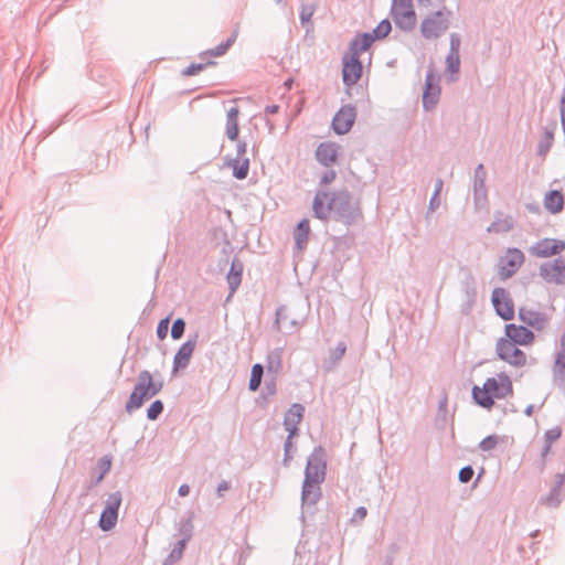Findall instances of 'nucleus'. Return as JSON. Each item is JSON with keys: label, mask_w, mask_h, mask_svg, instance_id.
<instances>
[{"label": "nucleus", "mask_w": 565, "mask_h": 565, "mask_svg": "<svg viewBox=\"0 0 565 565\" xmlns=\"http://www.w3.org/2000/svg\"><path fill=\"white\" fill-rule=\"evenodd\" d=\"M513 387L510 377L505 373L495 377H488L482 387H472V398L479 406L490 409L494 405V398H504L512 394Z\"/></svg>", "instance_id": "f257e3e1"}, {"label": "nucleus", "mask_w": 565, "mask_h": 565, "mask_svg": "<svg viewBox=\"0 0 565 565\" xmlns=\"http://www.w3.org/2000/svg\"><path fill=\"white\" fill-rule=\"evenodd\" d=\"M162 388V380H154L152 374L147 370L139 372L137 383L126 402V412L132 413L134 411L139 409L146 401L159 394Z\"/></svg>", "instance_id": "f03ea898"}, {"label": "nucleus", "mask_w": 565, "mask_h": 565, "mask_svg": "<svg viewBox=\"0 0 565 565\" xmlns=\"http://www.w3.org/2000/svg\"><path fill=\"white\" fill-rule=\"evenodd\" d=\"M331 213L335 220L352 225L361 217L360 203L348 190H339L331 194Z\"/></svg>", "instance_id": "7ed1b4c3"}, {"label": "nucleus", "mask_w": 565, "mask_h": 565, "mask_svg": "<svg viewBox=\"0 0 565 565\" xmlns=\"http://www.w3.org/2000/svg\"><path fill=\"white\" fill-rule=\"evenodd\" d=\"M451 14L445 6L428 14L420 23L422 36L426 40L440 38L449 29Z\"/></svg>", "instance_id": "20e7f679"}, {"label": "nucleus", "mask_w": 565, "mask_h": 565, "mask_svg": "<svg viewBox=\"0 0 565 565\" xmlns=\"http://www.w3.org/2000/svg\"><path fill=\"white\" fill-rule=\"evenodd\" d=\"M391 15L395 25L402 31L411 32L416 26V13L412 0H393Z\"/></svg>", "instance_id": "39448f33"}, {"label": "nucleus", "mask_w": 565, "mask_h": 565, "mask_svg": "<svg viewBox=\"0 0 565 565\" xmlns=\"http://www.w3.org/2000/svg\"><path fill=\"white\" fill-rule=\"evenodd\" d=\"M327 472V454L322 446L313 448L312 452L308 457L305 479L323 482Z\"/></svg>", "instance_id": "423d86ee"}, {"label": "nucleus", "mask_w": 565, "mask_h": 565, "mask_svg": "<svg viewBox=\"0 0 565 565\" xmlns=\"http://www.w3.org/2000/svg\"><path fill=\"white\" fill-rule=\"evenodd\" d=\"M518 345L519 344H515L505 338H500L495 344L498 358L512 366H524L526 364L527 356L518 348Z\"/></svg>", "instance_id": "0eeeda50"}, {"label": "nucleus", "mask_w": 565, "mask_h": 565, "mask_svg": "<svg viewBox=\"0 0 565 565\" xmlns=\"http://www.w3.org/2000/svg\"><path fill=\"white\" fill-rule=\"evenodd\" d=\"M121 501L122 495L120 491H115L108 495L98 521V526L102 531L107 532L115 527Z\"/></svg>", "instance_id": "6e6552de"}, {"label": "nucleus", "mask_w": 565, "mask_h": 565, "mask_svg": "<svg viewBox=\"0 0 565 565\" xmlns=\"http://www.w3.org/2000/svg\"><path fill=\"white\" fill-rule=\"evenodd\" d=\"M525 260L524 254L519 248H509L507 254L499 259L498 274L502 280L511 278Z\"/></svg>", "instance_id": "1a4fd4ad"}, {"label": "nucleus", "mask_w": 565, "mask_h": 565, "mask_svg": "<svg viewBox=\"0 0 565 565\" xmlns=\"http://www.w3.org/2000/svg\"><path fill=\"white\" fill-rule=\"evenodd\" d=\"M491 302L495 313L505 321L514 318V303L510 294L502 287L492 290Z\"/></svg>", "instance_id": "9d476101"}, {"label": "nucleus", "mask_w": 565, "mask_h": 565, "mask_svg": "<svg viewBox=\"0 0 565 565\" xmlns=\"http://www.w3.org/2000/svg\"><path fill=\"white\" fill-rule=\"evenodd\" d=\"M440 98L439 77L429 68L426 73L425 85L423 90V108L431 111L438 104Z\"/></svg>", "instance_id": "9b49d317"}, {"label": "nucleus", "mask_w": 565, "mask_h": 565, "mask_svg": "<svg viewBox=\"0 0 565 565\" xmlns=\"http://www.w3.org/2000/svg\"><path fill=\"white\" fill-rule=\"evenodd\" d=\"M540 276L548 284H565V260L556 258L540 266Z\"/></svg>", "instance_id": "f8f14e48"}, {"label": "nucleus", "mask_w": 565, "mask_h": 565, "mask_svg": "<svg viewBox=\"0 0 565 565\" xmlns=\"http://www.w3.org/2000/svg\"><path fill=\"white\" fill-rule=\"evenodd\" d=\"M362 70L363 66L356 53H350L349 57L344 56L342 67L343 84L348 87L355 85L361 78Z\"/></svg>", "instance_id": "ddd939ff"}, {"label": "nucleus", "mask_w": 565, "mask_h": 565, "mask_svg": "<svg viewBox=\"0 0 565 565\" xmlns=\"http://www.w3.org/2000/svg\"><path fill=\"white\" fill-rule=\"evenodd\" d=\"M356 113L352 105L342 106L332 119V129L337 135L349 132L355 121Z\"/></svg>", "instance_id": "4468645a"}, {"label": "nucleus", "mask_w": 565, "mask_h": 565, "mask_svg": "<svg viewBox=\"0 0 565 565\" xmlns=\"http://www.w3.org/2000/svg\"><path fill=\"white\" fill-rule=\"evenodd\" d=\"M460 288L465 296V301L461 305V313L469 315L477 301V284L473 275L469 270L466 271L460 282Z\"/></svg>", "instance_id": "2eb2a0df"}, {"label": "nucleus", "mask_w": 565, "mask_h": 565, "mask_svg": "<svg viewBox=\"0 0 565 565\" xmlns=\"http://www.w3.org/2000/svg\"><path fill=\"white\" fill-rule=\"evenodd\" d=\"M565 249V242L555 238H543L536 242L530 253L537 257H551L561 254Z\"/></svg>", "instance_id": "dca6fc26"}, {"label": "nucleus", "mask_w": 565, "mask_h": 565, "mask_svg": "<svg viewBox=\"0 0 565 565\" xmlns=\"http://www.w3.org/2000/svg\"><path fill=\"white\" fill-rule=\"evenodd\" d=\"M518 318L525 327H531L536 331H542L548 322V317L544 312L526 307L519 308Z\"/></svg>", "instance_id": "f3484780"}, {"label": "nucleus", "mask_w": 565, "mask_h": 565, "mask_svg": "<svg viewBox=\"0 0 565 565\" xmlns=\"http://www.w3.org/2000/svg\"><path fill=\"white\" fill-rule=\"evenodd\" d=\"M305 413V406L299 403H294L284 416V427L289 433V438H294L298 435L300 424Z\"/></svg>", "instance_id": "a211bd4d"}, {"label": "nucleus", "mask_w": 565, "mask_h": 565, "mask_svg": "<svg viewBox=\"0 0 565 565\" xmlns=\"http://www.w3.org/2000/svg\"><path fill=\"white\" fill-rule=\"evenodd\" d=\"M505 339L519 345H527L534 341V333L525 326L509 323L504 328Z\"/></svg>", "instance_id": "6ab92c4d"}, {"label": "nucleus", "mask_w": 565, "mask_h": 565, "mask_svg": "<svg viewBox=\"0 0 565 565\" xmlns=\"http://www.w3.org/2000/svg\"><path fill=\"white\" fill-rule=\"evenodd\" d=\"M323 482L303 479L302 488H301L302 508L309 509L317 504V502L321 498V484Z\"/></svg>", "instance_id": "aec40b11"}, {"label": "nucleus", "mask_w": 565, "mask_h": 565, "mask_svg": "<svg viewBox=\"0 0 565 565\" xmlns=\"http://www.w3.org/2000/svg\"><path fill=\"white\" fill-rule=\"evenodd\" d=\"M196 347V339H189L185 341L177 351L174 358H173V366L172 372L177 373L179 370H183L188 367L191 358L193 355V352Z\"/></svg>", "instance_id": "412c9836"}, {"label": "nucleus", "mask_w": 565, "mask_h": 565, "mask_svg": "<svg viewBox=\"0 0 565 565\" xmlns=\"http://www.w3.org/2000/svg\"><path fill=\"white\" fill-rule=\"evenodd\" d=\"M565 483V472H557L554 477V484L548 493L540 499V503L550 508H556L563 500L562 489Z\"/></svg>", "instance_id": "4be33fe9"}, {"label": "nucleus", "mask_w": 565, "mask_h": 565, "mask_svg": "<svg viewBox=\"0 0 565 565\" xmlns=\"http://www.w3.org/2000/svg\"><path fill=\"white\" fill-rule=\"evenodd\" d=\"M312 210L315 217L326 221L331 214V195L327 191H317L313 202Z\"/></svg>", "instance_id": "5701e85b"}, {"label": "nucleus", "mask_w": 565, "mask_h": 565, "mask_svg": "<svg viewBox=\"0 0 565 565\" xmlns=\"http://www.w3.org/2000/svg\"><path fill=\"white\" fill-rule=\"evenodd\" d=\"M487 172L482 163H479L475 169L473 175V200L476 205H481L487 200V188H486Z\"/></svg>", "instance_id": "b1692460"}, {"label": "nucleus", "mask_w": 565, "mask_h": 565, "mask_svg": "<svg viewBox=\"0 0 565 565\" xmlns=\"http://www.w3.org/2000/svg\"><path fill=\"white\" fill-rule=\"evenodd\" d=\"M339 146L334 142H321L316 150V158L323 167H330L337 161Z\"/></svg>", "instance_id": "393cba45"}, {"label": "nucleus", "mask_w": 565, "mask_h": 565, "mask_svg": "<svg viewBox=\"0 0 565 565\" xmlns=\"http://www.w3.org/2000/svg\"><path fill=\"white\" fill-rule=\"evenodd\" d=\"M514 227V220L511 215L501 211L494 212L493 222L487 227L488 233L504 234Z\"/></svg>", "instance_id": "a878e982"}, {"label": "nucleus", "mask_w": 565, "mask_h": 565, "mask_svg": "<svg viewBox=\"0 0 565 565\" xmlns=\"http://www.w3.org/2000/svg\"><path fill=\"white\" fill-rule=\"evenodd\" d=\"M556 129V122L554 121L551 127H544L543 134L537 143V156L543 160L546 158L554 143V131Z\"/></svg>", "instance_id": "bb28decb"}, {"label": "nucleus", "mask_w": 565, "mask_h": 565, "mask_svg": "<svg viewBox=\"0 0 565 565\" xmlns=\"http://www.w3.org/2000/svg\"><path fill=\"white\" fill-rule=\"evenodd\" d=\"M274 324L278 330L281 328L280 326L282 324L287 332H294L299 328L298 320L289 318L288 309L286 306H279L277 308Z\"/></svg>", "instance_id": "cd10ccee"}, {"label": "nucleus", "mask_w": 565, "mask_h": 565, "mask_svg": "<svg viewBox=\"0 0 565 565\" xmlns=\"http://www.w3.org/2000/svg\"><path fill=\"white\" fill-rule=\"evenodd\" d=\"M544 206L552 214L559 213L564 206V196L562 192L557 190L548 191L544 198Z\"/></svg>", "instance_id": "c85d7f7f"}, {"label": "nucleus", "mask_w": 565, "mask_h": 565, "mask_svg": "<svg viewBox=\"0 0 565 565\" xmlns=\"http://www.w3.org/2000/svg\"><path fill=\"white\" fill-rule=\"evenodd\" d=\"M242 275H243V264L238 262L237 259H234L230 271L227 274V284L230 288V296H232L238 288V286L242 282Z\"/></svg>", "instance_id": "c756f323"}, {"label": "nucleus", "mask_w": 565, "mask_h": 565, "mask_svg": "<svg viewBox=\"0 0 565 565\" xmlns=\"http://www.w3.org/2000/svg\"><path fill=\"white\" fill-rule=\"evenodd\" d=\"M226 136L230 140L234 141L238 138V108L231 107L226 114Z\"/></svg>", "instance_id": "7c9ffc66"}, {"label": "nucleus", "mask_w": 565, "mask_h": 565, "mask_svg": "<svg viewBox=\"0 0 565 565\" xmlns=\"http://www.w3.org/2000/svg\"><path fill=\"white\" fill-rule=\"evenodd\" d=\"M374 41L370 32L362 33L350 43V53H356V56L360 57V54L369 50Z\"/></svg>", "instance_id": "2f4dec72"}, {"label": "nucleus", "mask_w": 565, "mask_h": 565, "mask_svg": "<svg viewBox=\"0 0 565 565\" xmlns=\"http://www.w3.org/2000/svg\"><path fill=\"white\" fill-rule=\"evenodd\" d=\"M310 234V224L307 218H302L294 233L296 246L298 249H303L307 246L308 238Z\"/></svg>", "instance_id": "473e14b6"}, {"label": "nucleus", "mask_w": 565, "mask_h": 565, "mask_svg": "<svg viewBox=\"0 0 565 565\" xmlns=\"http://www.w3.org/2000/svg\"><path fill=\"white\" fill-rule=\"evenodd\" d=\"M233 169V177L237 180H244L248 175L249 159L234 158L228 163Z\"/></svg>", "instance_id": "72a5a7b5"}, {"label": "nucleus", "mask_w": 565, "mask_h": 565, "mask_svg": "<svg viewBox=\"0 0 565 565\" xmlns=\"http://www.w3.org/2000/svg\"><path fill=\"white\" fill-rule=\"evenodd\" d=\"M318 8L317 0H301L299 18L302 26L310 22Z\"/></svg>", "instance_id": "f704fd0d"}, {"label": "nucleus", "mask_w": 565, "mask_h": 565, "mask_svg": "<svg viewBox=\"0 0 565 565\" xmlns=\"http://www.w3.org/2000/svg\"><path fill=\"white\" fill-rule=\"evenodd\" d=\"M282 348H276L267 354V370L271 373H278L282 369Z\"/></svg>", "instance_id": "c9c22d12"}, {"label": "nucleus", "mask_w": 565, "mask_h": 565, "mask_svg": "<svg viewBox=\"0 0 565 565\" xmlns=\"http://www.w3.org/2000/svg\"><path fill=\"white\" fill-rule=\"evenodd\" d=\"M236 40V34L233 33L225 42L220 43L217 46H215L212 50H209L201 54V58H205L206 56H222L224 55L227 50L234 44Z\"/></svg>", "instance_id": "e433bc0d"}, {"label": "nucleus", "mask_w": 565, "mask_h": 565, "mask_svg": "<svg viewBox=\"0 0 565 565\" xmlns=\"http://www.w3.org/2000/svg\"><path fill=\"white\" fill-rule=\"evenodd\" d=\"M264 375V366L259 363H256L252 366L250 379L248 383V388L252 392H256L262 384V379Z\"/></svg>", "instance_id": "4c0bfd02"}, {"label": "nucleus", "mask_w": 565, "mask_h": 565, "mask_svg": "<svg viewBox=\"0 0 565 565\" xmlns=\"http://www.w3.org/2000/svg\"><path fill=\"white\" fill-rule=\"evenodd\" d=\"M347 351V345L344 342H339L337 347L330 352L329 360L326 363V369L331 370L334 367L339 361L344 356Z\"/></svg>", "instance_id": "58836bf2"}, {"label": "nucleus", "mask_w": 565, "mask_h": 565, "mask_svg": "<svg viewBox=\"0 0 565 565\" xmlns=\"http://www.w3.org/2000/svg\"><path fill=\"white\" fill-rule=\"evenodd\" d=\"M186 544L185 540H179L164 559V565H172L179 562L182 558Z\"/></svg>", "instance_id": "ea45409f"}, {"label": "nucleus", "mask_w": 565, "mask_h": 565, "mask_svg": "<svg viewBox=\"0 0 565 565\" xmlns=\"http://www.w3.org/2000/svg\"><path fill=\"white\" fill-rule=\"evenodd\" d=\"M193 530L194 526L191 518L181 520L177 525L178 534L181 536L180 540H185L186 543L192 539Z\"/></svg>", "instance_id": "a19ab883"}, {"label": "nucleus", "mask_w": 565, "mask_h": 565, "mask_svg": "<svg viewBox=\"0 0 565 565\" xmlns=\"http://www.w3.org/2000/svg\"><path fill=\"white\" fill-rule=\"evenodd\" d=\"M391 30H392V24H391L390 20L384 19L370 33L374 38V40H382L390 34Z\"/></svg>", "instance_id": "79ce46f5"}, {"label": "nucleus", "mask_w": 565, "mask_h": 565, "mask_svg": "<svg viewBox=\"0 0 565 565\" xmlns=\"http://www.w3.org/2000/svg\"><path fill=\"white\" fill-rule=\"evenodd\" d=\"M164 409V405L162 401L156 399L153 401L147 409V418L149 420H156L162 414Z\"/></svg>", "instance_id": "37998d69"}, {"label": "nucleus", "mask_w": 565, "mask_h": 565, "mask_svg": "<svg viewBox=\"0 0 565 565\" xmlns=\"http://www.w3.org/2000/svg\"><path fill=\"white\" fill-rule=\"evenodd\" d=\"M499 444V437L497 435H489L479 443V449L482 451H491Z\"/></svg>", "instance_id": "c03bdc74"}, {"label": "nucleus", "mask_w": 565, "mask_h": 565, "mask_svg": "<svg viewBox=\"0 0 565 565\" xmlns=\"http://www.w3.org/2000/svg\"><path fill=\"white\" fill-rule=\"evenodd\" d=\"M447 71L450 73H458L460 70V55L448 53L446 56Z\"/></svg>", "instance_id": "a18cd8bd"}, {"label": "nucleus", "mask_w": 565, "mask_h": 565, "mask_svg": "<svg viewBox=\"0 0 565 565\" xmlns=\"http://www.w3.org/2000/svg\"><path fill=\"white\" fill-rule=\"evenodd\" d=\"M185 331V321L182 318H178L173 321L171 328V337L173 340L182 338Z\"/></svg>", "instance_id": "49530a36"}, {"label": "nucleus", "mask_w": 565, "mask_h": 565, "mask_svg": "<svg viewBox=\"0 0 565 565\" xmlns=\"http://www.w3.org/2000/svg\"><path fill=\"white\" fill-rule=\"evenodd\" d=\"M214 62L207 61L206 63H192L182 71V75L192 76L204 70L209 65H213Z\"/></svg>", "instance_id": "de8ad7c7"}, {"label": "nucleus", "mask_w": 565, "mask_h": 565, "mask_svg": "<svg viewBox=\"0 0 565 565\" xmlns=\"http://www.w3.org/2000/svg\"><path fill=\"white\" fill-rule=\"evenodd\" d=\"M294 438H289V435L287 436L285 444H284V465L287 466L294 458Z\"/></svg>", "instance_id": "09e8293b"}, {"label": "nucleus", "mask_w": 565, "mask_h": 565, "mask_svg": "<svg viewBox=\"0 0 565 565\" xmlns=\"http://www.w3.org/2000/svg\"><path fill=\"white\" fill-rule=\"evenodd\" d=\"M562 435V429L558 426H555L551 429H547L544 434V440L546 444H553Z\"/></svg>", "instance_id": "8fccbe9b"}, {"label": "nucleus", "mask_w": 565, "mask_h": 565, "mask_svg": "<svg viewBox=\"0 0 565 565\" xmlns=\"http://www.w3.org/2000/svg\"><path fill=\"white\" fill-rule=\"evenodd\" d=\"M473 473V468L470 465L465 466L459 470L458 479L461 483H468L472 479Z\"/></svg>", "instance_id": "3c124183"}, {"label": "nucleus", "mask_w": 565, "mask_h": 565, "mask_svg": "<svg viewBox=\"0 0 565 565\" xmlns=\"http://www.w3.org/2000/svg\"><path fill=\"white\" fill-rule=\"evenodd\" d=\"M449 42H450V45H449V52L448 53H454V54H459V51H460V45H461V38L458 33H450L449 35Z\"/></svg>", "instance_id": "603ef678"}, {"label": "nucleus", "mask_w": 565, "mask_h": 565, "mask_svg": "<svg viewBox=\"0 0 565 565\" xmlns=\"http://www.w3.org/2000/svg\"><path fill=\"white\" fill-rule=\"evenodd\" d=\"M276 392H277L276 380L275 379L266 380L262 395L264 397H270V396H274L276 394Z\"/></svg>", "instance_id": "864d4df0"}, {"label": "nucleus", "mask_w": 565, "mask_h": 565, "mask_svg": "<svg viewBox=\"0 0 565 565\" xmlns=\"http://www.w3.org/2000/svg\"><path fill=\"white\" fill-rule=\"evenodd\" d=\"M169 331V318L161 319L157 326V337L160 340L166 339Z\"/></svg>", "instance_id": "5fc2aeb1"}, {"label": "nucleus", "mask_w": 565, "mask_h": 565, "mask_svg": "<svg viewBox=\"0 0 565 565\" xmlns=\"http://www.w3.org/2000/svg\"><path fill=\"white\" fill-rule=\"evenodd\" d=\"M99 473H103L105 477L106 473L110 470L111 460L107 456L102 457L97 462Z\"/></svg>", "instance_id": "6e6d98bb"}, {"label": "nucleus", "mask_w": 565, "mask_h": 565, "mask_svg": "<svg viewBox=\"0 0 565 565\" xmlns=\"http://www.w3.org/2000/svg\"><path fill=\"white\" fill-rule=\"evenodd\" d=\"M337 173L334 170H327L320 177V184L328 185L335 180Z\"/></svg>", "instance_id": "4d7b16f0"}, {"label": "nucleus", "mask_w": 565, "mask_h": 565, "mask_svg": "<svg viewBox=\"0 0 565 565\" xmlns=\"http://www.w3.org/2000/svg\"><path fill=\"white\" fill-rule=\"evenodd\" d=\"M446 414H447V397L445 396L438 405V418L437 422H439L440 417L444 423H446Z\"/></svg>", "instance_id": "13d9d810"}, {"label": "nucleus", "mask_w": 565, "mask_h": 565, "mask_svg": "<svg viewBox=\"0 0 565 565\" xmlns=\"http://www.w3.org/2000/svg\"><path fill=\"white\" fill-rule=\"evenodd\" d=\"M246 151H247V143L245 141H238V143L236 146V157L235 158L247 159L245 157Z\"/></svg>", "instance_id": "bf43d9fd"}, {"label": "nucleus", "mask_w": 565, "mask_h": 565, "mask_svg": "<svg viewBox=\"0 0 565 565\" xmlns=\"http://www.w3.org/2000/svg\"><path fill=\"white\" fill-rule=\"evenodd\" d=\"M367 514V510L366 508L364 507H359L355 509L354 513H353V516H352V521H361L363 520Z\"/></svg>", "instance_id": "052dcab7"}, {"label": "nucleus", "mask_w": 565, "mask_h": 565, "mask_svg": "<svg viewBox=\"0 0 565 565\" xmlns=\"http://www.w3.org/2000/svg\"><path fill=\"white\" fill-rule=\"evenodd\" d=\"M439 195L437 193H433L430 200H429V205H428V211L429 212H434L435 210H437L440 205V200L438 198Z\"/></svg>", "instance_id": "680f3d73"}, {"label": "nucleus", "mask_w": 565, "mask_h": 565, "mask_svg": "<svg viewBox=\"0 0 565 565\" xmlns=\"http://www.w3.org/2000/svg\"><path fill=\"white\" fill-rule=\"evenodd\" d=\"M417 2L419 6L426 7V8L435 7L438 4H441V7L444 6V0H417Z\"/></svg>", "instance_id": "e2e57ef3"}, {"label": "nucleus", "mask_w": 565, "mask_h": 565, "mask_svg": "<svg viewBox=\"0 0 565 565\" xmlns=\"http://www.w3.org/2000/svg\"><path fill=\"white\" fill-rule=\"evenodd\" d=\"M104 478L105 477L103 476V473H98L96 476H93L92 481H90L89 486L87 487V489L92 490L94 487H96L98 483H100Z\"/></svg>", "instance_id": "0e129e2a"}, {"label": "nucleus", "mask_w": 565, "mask_h": 565, "mask_svg": "<svg viewBox=\"0 0 565 565\" xmlns=\"http://www.w3.org/2000/svg\"><path fill=\"white\" fill-rule=\"evenodd\" d=\"M230 489V484L227 481L223 480L222 482H220L217 484V488H216V492L218 494V497H222L223 495V492L224 491H227Z\"/></svg>", "instance_id": "69168bd1"}, {"label": "nucleus", "mask_w": 565, "mask_h": 565, "mask_svg": "<svg viewBox=\"0 0 565 565\" xmlns=\"http://www.w3.org/2000/svg\"><path fill=\"white\" fill-rule=\"evenodd\" d=\"M278 111H279V106L278 105H268L265 108V114L266 115H274V114H277Z\"/></svg>", "instance_id": "338daca9"}, {"label": "nucleus", "mask_w": 565, "mask_h": 565, "mask_svg": "<svg viewBox=\"0 0 565 565\" xmlns=\"http://www.w3.org/2000/svg\"><path fill=\"white\" fill-rule=\"evenodd\" d=\"M565 115V88L562 92L561 96V109H559V116Z\"/></svg>", "instance_id": "774afa93"}]
</instances>
